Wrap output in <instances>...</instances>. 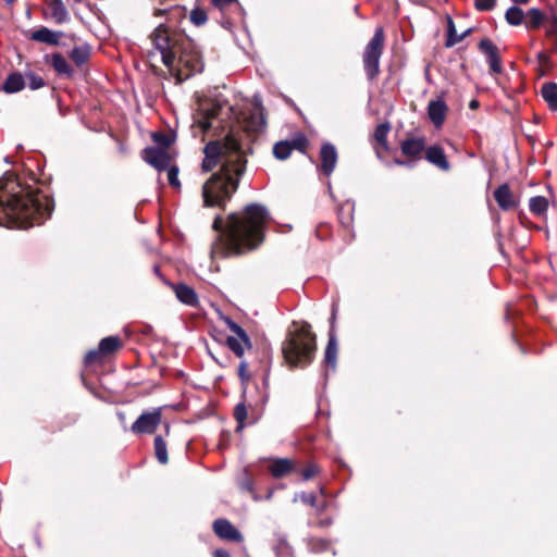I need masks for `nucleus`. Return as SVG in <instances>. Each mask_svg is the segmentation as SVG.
I'll return each mask as SVG.
<instances>
[{"label": "nucleus", "mask_w": 557, "mask_h": 557, "mask_svg": "<svg viewBox=\"0 0 557 557\" xmlns=\"http://www.w3.org/2000/svg\"><path fill=\"white\" fill-rule=\"evenodd\" d=\"M240 486L244 488V490H247V491H252V483L249 479H245L242 481L240 483Z\"/></svg>", "instance_id": "obj_49"}, {"label": "nucleus", "mask_w": 557, "mask_h": 557, "mask_svg": "<svg viewBox=\"0 0 557 557\" xmlns=\"http://www.w3.org/2000/svg\"><path fill=\"white\" fill-rule=\"evenodd\" d=\"M293 148L289 141H278L273 147V154L278 160H286L290 156Z\"/></svg>", "instance_id": "obj_34"}, {"label": "nucleus", "mask_w": 557, "mask_h": 557, "mask_svg": "<svg viewBox=\"0 0 557 557\" xmlns=\"http://www.w3.org/2000/svg\"><path fill=\"white\" fill-rule=\"evenodd\" d=\"M207 20H208L207 13L205 12V10H202L200 8H195L190 12V21L196 26H201V25L206 24Z\"/></svg>", "instance_id": "obj_37"}, {"label": "nucleus", "mask_w": 557, "mask_h": 557, "mask_svg": "<svg viewBox=\"0 0 557 557\" xmlns=\"http://www.w3.org/2000/svg\"><path fill=\"white\" fill-rule=\"evenodd\" d=\"M61 36H62V33H60V32H54L47 27H40L32 33L30 39L38 41V42L57 45L59 42V39Z\"/></svg>", "instance_id": "obj_23"}, {"label": "nucleus", "mask_w": 557, "mask_h": 557, "mask_svg": "<svg viewBox=\"0 0 557 557\" xmlns=\"http://www.w3.org/2000/svg\"><path fill=\"white\" fill-rule=\"evenodd\" d=\"M168 181L171 186L175 188L181 187V183L178 181V169L176 166H170L168 168Z\"/></svg>", "instance_id": "obj_38"}, {"label": "nucleus", "mask_w": 557, "mask_h": 557, "mask_svg": "<svg viewBox=\"0 0 557 557\" xmlns=\"http://www.w3.org/2000/svg\"><path fill=\"white\" fill-rule=\"evenodd\" d=\"M253 102H255L256 110L258 111V114H259V125L264 126L265 122H264V117L262 114L261 98L259 96H255Z\"/></svg>", "instance_id": "obj_44"}, {"label": "nucleus", "mask_w": 557, "mask_h": 557, "mask_svg": "<svg viewBox=\"0 0 557 557\" xmlns=\"http://www.w3.org/2000/svg\"><path fill=\"white\" fill-rule=\"evenodd\" d=\"M90 57V49L88 46L74 47L70 52L71 60L78 66L85 64Z\"/></svg>", "instance_id": "obj_29"}, {"label": "nucleus", "mask_w": 557, "mask_h": 557, "mask_svg": "<svg viewBox=\"0 0 557 557\" xmlns=\"http://www.w3.org/2000/svg\"><path fill=\"white\" fill-rule=\"evenodd\" d=\"M0 210L23 227L40 224L52 211L47 196L23 187L16 177L7 173L0 178Z\"/></svg>", "instance_id": "obj_2"}, {"label": "nucleus", "mask_w": 557, "mask_h": 557, "mask_svg": "<svg viewBox=\"0 0 557 557\" xmlns=\"http://www.w3.org/2000/svg\"><path fill=\"white\" fill-rule=\"evenodd\" d=\"M549 35L557 34V18L554 20L550 29L548 30Z\"/></svg>", "instance_id": "obj_50"}, {"label": "nucleus", "mask_w": 557, "mask_h": 557, "mask_svg": "<svg viewBox=\"0 0 557 557\" xmlns=\"http://www.w3.org/2000/svg\"><path fill=\"white\" fill-rule=\"evenodd\" d=\"M248 410L244 401L236 405L234 409V417L237 421V430H242L245 426Z\"/></svg>", "instance_id": "obj_36"}, {"label": "nucleus", "mask_w": 557, "mask_h": 557, "mask_svg": "<svg viewBox=\"0 0 557 557\" xmlns=\"http://www.w3.org/2000/svg\"><path fill=\"white\" fill-rule=\"evenodd\" d=\"M300 499L302 503L311 506V507H314L315 506V503H317V497L313 493H301L299 495Z\"/></svg>", "instance_id": "obj_43"}, {"label": "nucleus", "mask_w": 557, "mask_h": 557, "mask_svg": "<svg viewBox=\"0 0 557 557\" xmlns=\"http://www.w3.org/2000/svg\"><path fill=\"white\" fill-rule=\"evenodd\" d=\"M73 1H74V2H76V3H79V2H82V0H73Z\"/></svg>", "instance_id": "obj_56"}, {"label": "nucleus", "mask_w": 557, "mask_h": 557, "mask_svg": "<svg viewBox=\"0 0 557 557\" xmlns=\"http://www.w3.org/2000/svg\"><path fill=\"white\" fill-rule=\"evenodd\" d=\"M471 32H472V28H468L463 33H461L459 36H462V39H465Z\"/></svg>", "instance_id": "obj_54"}, {"label": "nucleus", "mask_w": 557, "mask_h": 557, "mask_svg": "<svg viewBox=\"0 0 557 557\" xmlns=\"http://www.w3.org/2000/svg\"><path fill=\"white\" fill-rule=\"evenodd\" d=\"M235 1H236V0H212V3H213L215 7H218V8H220V9H223V8H225L226 5H228V4H231V3L235 2Z\"/></svg>", "instance_id": "obj_47"}, {"label": "nucleus", "mask_w": 557, "mask_h": 557, "mask_svg": "<svg viewBox=\"0 0 557 557\" xmlns=\"http://www.w3.org/2000/svg\"><path fill=\"white\" fill-rule=\"evenodd\" d=\"M212 529L214 534L223 541L235 543H242L244 541L240 531L225 518L215 519Z\"/></svg>", "instance_id": "obj_10"}, {"label": "nucleus", "mask_w": 557, "mask_h": 557, "mask_svg": "<svg viewBox=\"0 0 557 557\" xmlns=\"http://www.w3.org/2000/svg\"><path fill=\"white\" fill-rule=\"evenodd\" d=\"M336 357H337V341L336 335L333 332L329 333V342L324 352L325 362L332 367V369L336 366Z\"/></svg>", "instance_id": "obj_26"}, {"label": "nucleus", "mask_w": 557, "mask_h": 557, "mask_svg": "<svg viewBox=\"0 0 557 557\" xmlns=\"http://www.w3.org/2000/svg\"><path fill=\"white\" fill-rule=\"evenodd\" d=\"M447 106L444 100H432L428 104V115L436 128L443 126L447 113Z\"/></svg>", "instance_id": "obj_16"}, {"label": "nucleus", "mask_w": 557, "mask_h": 557, "mask_svg": "<svg viewBox=\"0 0 557 557\" xmlns=\"http://www.w3.org/2000/svg\"><path fill=\"white\" fill-rule=\"evenodd\" d=\"M225 322L228 330L232 332V335L227 336L226 339L227 346L236 357L242 358L246 349L251 348L250 338L246 331L230 318H227Z\"/></svg>", "instance_id": "obj_8"}, {"label": "nucleus", "mask_w": 557, "mask_h": 557, "mask_svg": "<svg viewBox=\"0 0 557 557\" xmlns=\"http://www.w3.org/2000/svg\"><path fill=\"white\" fill-rule=\"evenodd\" d=\"M150 37L161 54L163 64L177 81H186L203 70L201 55L190 39L181 34L170 33L162 25H159Z\"/></svg>", "instance_id": "obj_3"}, {"label": "nucleus", "mask_w": 557, "mask_h": 557, "mask_svg": "<svg viewBox=\"0 0 557 557\" xmlns=\"http://www.w3.org/2000/svg\"><path fill=\"white\" fill-rule=\"evenodd\" d=\"M425 158L430 163L436 165L438 169L443 171L449 170V163L443 148L438 146L429 147L425 152Z\"/></svg>", "instance_id": "obj_18"}, {"label": "nucleus", "mask_w": 557, "mask_h": 557, "mask_svg": "<svg viewBox=\"0 0 557 557\" xmlns=\"http://www.w3.org/2000/svg\"><path fill=\"white\" fill-rule=\"evenodd\" d=\"M152 139L162 146L161 149H166L171 145L170 138L163 134H153Z\"/></svg>", "instance_id": "obj_42"}, {"label": "nucleus", "mask_w": 557, "mask_h": 557, "mask_svg": "<svg viewBox=\"0 0 557 557\" xmlns=\"http://www.w3.org/2000/svg\"><path fill=\"white\" fill-rule=\"evenodd\" d=\"M337 150L335 146L331 143H324L320 150V159H321V171L330 176L335 170L337 163Z\"/></svg>", "instance_id": "obj_15"}, {"label": "nucleus", "mask_w": 557, "mask_h": 557, "mask_svg": "<svg viewBox=\"0 0 557 557\" xmlns=\"http://www.w3.org/2000/svg\"><path fill=\"white\" fill-rule=\"evenodd\" d=\"M213 557H231V555L227 550L220 548L214 550Z\"/></svg>", "instance_id": "obj_48"}, {"label": "nucleus", "mask_w": 557, "mask_h": 557, "mask_svg": "<svg viewBox=\"0 0 557 557\" xmlns=\"http://www.w3.org/2000/svg\"><path fill=\"white\" fill-rule=\"evenodd\" d=\"M247 367H248V364L246 361H242L238 366V375L243 382H245L249 379V376L246 374Z\"/></svg>", "instance_id": "obj_45"}, {"label": "nucleus", "mask_w": 557, "mask_h": 557, "mask_svg": "<svg viewBox=\"0 0 557 557\" xmlns=\"http://www.w3.org/2000/svg\"><path fill=\"white\" fill-rule=\"evenodd\" d=\"M460 34H457L456 32V27H455V24H454V21L448 17V21H447V38H446V41H445V46L447 48H450L455 45H457L458 42H460L462 40V36H459Z\"/></svg>", "instance_id": "obj_35"}, {"label": "nucleus", "mask_w": 557, "mask_h": 557, "mask_svg": "<svg viewBox=\"0 0 557 557\" xmlns=\"http://www.w3.org/2000/svg\"><path fill=\"white\" fill-rule=\"evenodd\" d=\"M25 78L20 72H13L5 78L3 85L0 87V90L5 94H15L25 88Z\"/></svg>", "instance_id": "obj_20"}, {"label": "nucleus", "mask_w": 557, "mask_h": 557, "mask_svg": "<svg viewBox=\"0 0 557 557\" xmlns=\"http://www.w3.org/2000/svg\"><path fill=\"white\" fill-rule=\"evenodd\" d=\"M336 313H337V307H336V305H333L331 320H330V323H331L330 332H333V334H335Z\"/></svg>", "instance_id": "obj_46"}, {"label": "nucleus", "mask_w": 557, "mask_h": 557, "mask_svg": "<svg viewBox=\"0 0 557 557\" xmlns=\"http://www.w3.org/2000/svg\"><path fill=\"white\" fill-rule=\"evenodd\" d=\"M294 326L295 329L289 332L283 343L282 351L285 360L292 367H306L313 359L315 337L308 323H304L299 326L294 324Z\"/></svg>", "instance_id": "obj_5"}, {"label": "nucleus", "mask_w": 557, "mask_h": 557, "mask_svg": "<svg viewBox=\"0 0 557 557\" xmlns=\"http://www.w3.org/2000/svg\"><path fill=\"white\" fill-rule=\"evenodd\" d=\"M318 472H319L318 466L314 463H310L301 471L302 480L308 481V480L312 479Z\"/></svg>", "instance_id": "obj_40"}, {"label": "nucleus", "mask_w": 557, "mask_h": 557, "mask_svg": "<svg viewBox=\"0 0 557 557\" xmlns=\"http://www.w3.org/2000/svg\"><path fill=\"white\" fill-rule=\"evenodd\" d=\"M154 453L158 461L166 465L169 461L166 443L161 435L154 437Z\"/></svg>", "instance_id": "obj_31"}, {"label": "nucleus", "mask_w": 557, "mask_h": 557, "mask_svg": "<svg viewBox=\"0 0 557 557\" xmlns=\"http://www.w3.org/2000/svg\"><path fill=\"white\" fill-rule=\"evenodd\" d=\"M543 20V13L539 9L532 8L527 13L525 26L531 29L539 28L542 25Z\"/></svg>", "instance_id": "obj_32"}, {"label": "nucleus", "mask_w": 557, "mask_h": 557, "mask_svg": "<svg viewBox=\"0 0 557 557\" xmlns=\"http://www.w3.org/2000/svg\"><path fill=\"white\" fill-rule=\"evenodd\" d=\"M293 469L292 460L287 458L275 459L270 466V472L274 478H282Z\"/></svg>", "instance_id": "obj_25"}, {"label": "nucleus", "mask_w": 557, "mask_h": 557, "mask_svg": "<svg viewBox=\"0 0 557 557\" xmlns=\"http://www.w3.org/2000/svg\"><path fill=\"white\" fill-rule=\"evenodd\" d=\"M51 64L60 75L71 76L73 71L67 60L60 53L52 55Z\"/></svg>", "instance_id": "obj_28"}, {"label": "nucleus", "mask_w": 557, "mask_h": 557, "mask_svg": "<svg viewBox=\"0 0 557 557\" xmlns=\"http://www.w3.org/2000/svg\"><path fill=\"white\" fill-rule=\"evenodd\" d=\"M394 162H395V164L401 165V166H411L412 165L411 162H409V161H403V160H398V159H395Z\"/></svg>", "instance_id": "obj_51"}, {"label": "nucleus", "mask_w": 557, "mask_h": 557, "mask_svg": "<svg viewBox=\"0 0 557 557\" xmlns=\"http://www.w3.org/2000/svg\"><path fill=\"white\" fill-rule=\"evenodd\" d=\"M541 95L543 99L547 102L548 107L557 111V84L556 83H545L542 86Z\"/></svg>", "instance_id": "obj_24"}, {"label": "nucleus", "mask_w": 557, "mask_h": 557, "mask_svg": "<svg viewBox=\"0 0 557 557\" xmlns=\"http://www.w3.org/2000/svg\"><path fill=\"white\" fill-rule=\"evenodd\" d=\"M143 159L159 171L168 169L171 161L168 151L157 147L145 148Z\"/></svg>", "instance_id": "obj_13"}, {"label": "nucleus", "mask_w": 557, "mask_h": 557, "mask_svg": "<svg viewBox=\"0 0 557 557\" xmlns=\"http://www.w3.org/2000/svg\"><path fill=\"white\" fill-rule=\"evenodd\" d=\"M480 51L485 55L493 73L499 74L502 72V61L497 47L488 38H484L479 42Z\"/></svg>", "instance_id": "obj_14"}, {"label": "nucleus", "mask_w": 557, "mask_h": 557, "mask_svg": "<svg viewBox=\"0 0 557 557\" xmlns=\"http://www.w3.org/2000/svg\"><path fill=\"white\" fill-rule=\"evenodd\" d=\"M403 154L411 158H420L424 149V140L422 138H407L400 146Z\"/></svg>", "instance_id": "obj_22"}, {"label": "nucleus", "mask_w": 557, "mask_h": 557, "mask_svg": "<svg viewBox=\"0 0 557 557\" xmlns=\"http://www.w3.org/2000/svg\"><path fill=\"white\" fill-rule=\"evenodd\" d=\"M28 77H29V87L33 90L39 89L45 85L44 79L36 74L29 73Z\"/></svg>", "instance_id": "obj_41"}, {"label": "nucleus", "mask_w": 557, "mask_h": 557, "mask_svg": "<svg viewBox=\"0 0 557 557\" xmlns=\"http://www.w3.org/2000/svg\"><path fill=\"white\" fill-rule=\"evenodd\" d=\"M494 198L503 210H509L516 206L513 195L507 184L500 185L494 191Z\"/></svg>", "instance_id": "obj_19"}, {"label": "nucleus", "mask_w": 557, "mask_h": 557, "mask_svg": "<svg viewBox=\"0 0 557 557\" xmlns=\"http://www.w3.org/2000/svg\"><path fill=\"white\" fill-rule=\"evenodd\" d=\"M177 299L184 305L196 307L199 302L196 292L186 284H177L174 286Z\"/></svg>", "instance_id": "obj_21"}, {"label": "nucleus", "mask_w": 557, "mask_h": 557, "mask_svg": "<svg viewBox=\"0 0 557 557\" xmlns=\"http://www.w3.org/2000/svg\"><path fill=\"white\" fill-rule=\"evenodd\" d=\"M548 206L549 201L544 196H534L529 200L530 211L539 216H542L546 213Z\"/></svg>", "instance_id": "obj_27"}, {"label": "nucleus", "mask_w": 557, "mask_h": 557, "mask_svg": "<svg viewBox=\"0 0 557 557\" xmlns=\"http://www.w3.org/2000/svg\"><path fill=\"white\" fill-rule=\"evenodd\" d=\"M495 4L496 0H474V7L479 11H491Z\"/></svg>", "instance_id": "obj_39"}, {"label": "nucleus", "mask_w": 557, "mask_h": 557, "mask_svg": "<svg viewBox=\"0 0 557 557\" xmlns=\"http://www.w3.org/2000/svg\"><path fill=\"white\" fill-rule=\"evenodd\" d=\"M221 106L216 103L201 104L198 112L194 115V126L202 132H207L212 126V121L220 114Z\"/></svg>", "instance_id": "obj_11"}, {"label": "nucleus", "mask_w": 557, "mask_h": 557, "mask_svg": "<svg viewBox=\"0 0 557 557\" xmlns=\"http://www.w3.org/2000/svg\"><path fill=\"white\" fill-rule=\"evenodd\" d=\"M244 171V162H238V158L221 165L202 185L203 206L223 208L237 190Z\"/></svg>", "instance_id": "obj_4"}, {"label": "nucleus", "mask_w": 557, "mask_h": 557, "mask_svg": "<svg viewBox=\"0 0 557 557\" xmlns=\"http://www.w3.org/2000/svg\"><path fill=\"white\" fill-rule=\"evenodd\" d=\"M119 417H120V419H121V420H124V419H125V414H124V413H122V412H120V413H119Z\"/></svg>", "instance_id": "obj_55"}, {"label": "nucleus", "mask_w": 557, "mask_h": 557, "mask_svg": "<svg viewBox=\"0 0 557 557\" xmlns=\"http://www.w3.org/2000/svg\"><path fill=\"white\" fill-rule=\"evenodd\" d=\"M48 15L55 24H64L70 21V14L62 0H50L48 2Z\"/></svg>", "instance_id": "obj_17"}, {"label": "nucleus", "mask_w": 557, "mask_h": 557, "mask_svg": "<svg viewBox=\"0 0 557 557\" xmlns=\"http://www.w3.org/2000/svg\"><path fill=\"white\" fill-rule=\"evenodd\" d=\"M122 343L117 336H108L100 341L98 349L90 350L85 356L86 363H92L98 360L100 356L110 355L121 347Z\"/></svg>", "instance_id": "obj_12"}, {"label": "nucleus", "mask_w": 557, "mask_h": 557, "mask_svg": "<svg viewBox=\"0 0 557 557\" xmlns=\"http://www.w3.org/2000/svg\"><path fill=\"white\" fill-rule=\"evenodd\" d=\"M469 107L471 109H476L479 107V102L476 100H472L470 101Z\"/></svg>", "instance_id": "obj_53"}, {"label": "nucleus", "mask_w": 557, "mask_h": 557, "mask_svg": "<svg viewBox=\"0 0 557 557\" xmlns=\"http://www.w3.org/2000/svg\"><path fill=\"white\" fill-rule=\"evenodd\" d=\"M161 423V411L154 409L152 411L141 413L132 424L131 431L135 434H151Z\"/></svg>", "instance_id": "obj_9"}, {"label": "nucleus", "mask_w": 557, "mask_h": 557, "mask_svg": "<svg viewBox=\"0 0 557 557\" xmlns=\"http://www.w3.org/2000/svg\"><path fill=\"white\" fill-rule=\"evenodd\" d=\"M505 18L509 25L519 26L523 22L524 12L519 7L512 5L507 9L505 13Z\"/></svg>", "instance_id": "obj_30"}, {"label": "nucleus", "mask_w": 557, "mask_h": 557, "mask_svg": "<svg viewBox=\"0 0 557 557\" xmlns=\"http://www.w3.org/2000/svg\"><path fill=\"white\" fill-rule=\"evenodd\" d=\"M172 8H174V5L170 4L168 8H164V9H156V14L157 15L164 14L165 12H168Z\"/></svg>", "instance_id": "obj_52"}, {"label": "nucleus", "mask_w": 557, "mask_h": 557, "mask_svg": "<svg viewBox=\"0 0 557 557\" xmlns=\"http://www.w3.org/2000/svg\"><path fill=\"white\" fill-rule=\"evenodd\" d=\"M389 129H391V125L389 123H382V124H379L376 127H375V131H374V138L375 140L382 146L383 149L387 150L388 149V144H387V135L389 133Z\"/></svg>", "instance_id": "obj_33"}, {"label": "nucleus", "mask_w": 557, "mask_h": 557, "mask_svg": "<svg viewBox=\"0 0 557 557\" xmlns=\"http://www.w3.org/2000/svg\"><path fill=\"white\" fill-rule=\"evenodd\" d=\"M239 149V143L232 136H227L223 141L213 140L208 143L203 148L202 170L210 172L219 162L223 165L225 162H231V160L237 158L238 162H243Z\"/></svg>", "instance_id": "obj_6"}, {"label": "nucleus", "mask_w": 557, "mask_h": 557, "mask_svg": "<svg viewBox=\"0 0 557 557\" xmlns=\"http://www.w3.org/2000/svg\"><path fill=\"white\" fill-rule=\"evenodd\" d=\"M270 219L268 209L260 203L246 206L242 213H232L225 228L223 220L216 216L213 230L219 232V238L213 244L212 253L221 257H232L257 248L263 240L264 227Z\"/></svg>", "instance_id": "obj_1"}, {"label": "nucleus", "mask_w": 557, "mask_h": 557, "mask_svg": "<svg viewBox=\"0 0 557 557\" xmlns=\"http://www.w3.org/2000/svg\"><path fill=\"white\" fill-rule=\"evenodd\" d=\"M384 42V29L383 27H377L362 53L363 69L369 81H373L380 73V60L383 53Z\"/></svg>", "instance_id": "obj_7"}]
</instances>
